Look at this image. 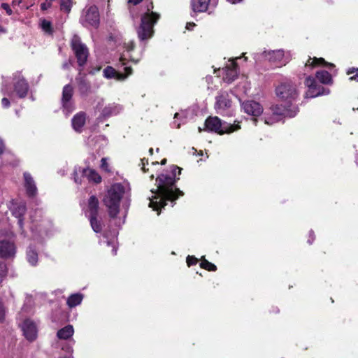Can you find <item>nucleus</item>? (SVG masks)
<instances>
[{"mask_svg":"<svg viewBox=\"0 0 358 358\" xmlns=\"http://www.w3.org/2000/svg\"><path fill=\"white\" fill-rule=\"evenodd\" d=\"M74 334V329L72 325H66L59 329L57 333V336L59 339L67 340L73 336Z\"/></svg>","mask_w":358,"mask_h":358,"instance_id":"nucleus-28","label":"nucleus"},{"mask_svg":"<svg viewBox=\"0 0 358 358\" xmlns=\"http://www.w3.org/2000/svg\"><path fill=\"white\" fill-rule=\"evenodd\" d=\"M1 7L2 9H3L6 12V13L8 15H10L12 14V13H13L12 10L8 3H1Z\"/></svg>","mask_w":358,"mask_h":358,"instance_id":"nucleus-43","label":"nucleus"},{"mask_svg":"<svg viewBox=\"0 0 358 358\" xmlns=\"http://www.w3.org/2000/svg\"><path fill=\"white\" fill-rule=\"evenodd\" d=\"M107 160H108L107 158L101 159V169H103V171H105L106 172H110V166H109V164L108 163Z\"/></svg>","mask_w":358,"mask_h":358,"instance_id":"nucleus-41","label":"nucleus"},{"mask_svg":"<svg viewBox=\"0 0 358 358\" xmlns=\"http://www.w3.org/2000/svg\"><path fill=\"white\" fill-rule=\"evenodd\" d=\"M317 79L322 84L329 85L332 83L331 74L327 71H319L316 73Z\"/></svg>","mask_w":358,"mask_h":358,"instance_id":"nucleus-30","label":"nucleus"},{"mask_svg":"<svg viewBox=\"0 0 358 358\" xmlns=\"http://www.w3.org/2000/svg\"><path fill=\"white\" fill-rule=\"evenodd\" d=\"M142 0H129V3H132L134 5L139 3Z\"/></svg>","mask_w":358,"mask_h":358,"instance_id":"nucleus-51","label":"nucleus"},{"mask_svg":"<svg viewBox=\"0 0 358 358\" xmlns=\"http://www.w3.org/2000/svg\"><path fill=\"white\" fill-rule=\"evenodd\" d=\"M166 159H164L162 161L161 164H166Z\"/></svg>","mask_w":358,"mask_h":358,"instance_id":"nucleus-56","label":"nucleus"},{"mask_svg":"<svg viewBox=\"0 0 358 358\" xmlns=\"http://www.w3.org/2000/svg\"><path fill=\"white\" fill-rule=\"evenodd\" d=\"M232 101L227 92H220L216 96L215 108L217 113L222 115H231Z\"/></svg>","mask_w":358,"mask_h":358,"instance_id":"nucleus-8","label":"nucleus"},{"mask_svg":"<svg viewBox=\"0 0 358 358\" xmlns=\"http://www.w3.org/2000/svg\"><path fill=\"white\" fill-rule=\"evenodd\" d=\"M84 178L94 183H99L101 181V177L95 170L90 168H75L73 174L75 182L81 184Z\"/></svg>","mask_w":358,"mask_h":358,"instance_id":"nucleus-7","label":"nucleus"},{"mask_svg":"<svg viewBox=\"0 0 358 358\" xmlns=\"http://www.w3.org/2000/svg\"><path fill=\"white\" fill-rule=\"evenodd\" d=\"M200 266L201 268L209 271H215L217 270L216 266L214 264L207 261L204 258V257H202L201 262L200 263Z\"/></svg>","mask_w":358,"mask_h":358,"instance_id":"nucleus-35","label":"nucleus"},{"mask_svg":"<svg viewBox=\"0 0 358 358\" xmlns=\"http://www.w3.org/2000/svg\"><path fill=\"white\" fill-rule=\"evenodd\" d=\"M150 178H151V179H153L154 176H153V175H151Z\"/></svg>","mask_w":358,"mask_h":358,"instance_id":"nucleus-60","label":"nucleus"},{"mask_svg":"<svg viewBox=\"0 0 358 358\" xmlns=\"http://www.w3.org/2000/svg\"><path fill=\"white\" fill-rule=\"evenodd\" d=\"M68 66H69V64L67 63H65V64H64L63 67L64 68H67Z\"/></svg>","mask_w":358,"mask_h":358,"instance_id":"nucleus-57","label":"nucleus"},{"mask_svg":"<svg viewBox=\"0 0 358 358\" xmlns=\"http://www.w3.org/2000/svg\"><path fill=\"white\" fill-rule=\"evenodd\" d=\"M29 313V310H28L27 306L24 305L22 308L20 315L22 317L24 313Z\"/></svg>","mask_w":358,"mask_h":358,"instance_id":"nucleus-49","label":"nucleus"},{"mask_svg":"<svg viewBox=\"0 0 358 358\" xmlns=\"http://www.w3.org/2000/svg\"><path fill=\"white\" fill-rule=\"evenodd\" d=\"M124 48L125 51L123 52L122 55L120 58L122 65L125 64L124 61L127 59H129L134 63H137L139 62L142 57V51L139 52L138 53H136V52L134 50L133 41L124 43Z\"/></svg>","mask_w":358,"mask_h":358,"instance_id":"nucleus-19","label":"nucleus"},{"mask_svg":"<svg viewBox=\"0 0 358 358\" xmlns=\"http://www.w3.org/2000/svg\"><path fill=\"white\" fill-rule=\"evenodd\" d=\"M41 27L46 33L50 34L52 32L51 23L50 21L46 20H41Z\"/></svg>","mask_w":358,"mask_h":358,"instance_id":"nucleus-38","label":"nucleus"},{"mask_svg":"<svg viewBox=\"0 0 358 358\" xmlns=\"http://www.w3.org/2000/svg\"><path fill=\"white\" fill-rule=\"evenodd\" d=\"M91 227L94 232L99 233L101 231V224L96 218V216L89 217Z\"/></svg>","mask_w":358,"mask_h":358,"instance_id":"nucleus-34","label":"nucleus"},{"mask_svg":"<svg viewBox=\"0 0 358 358\" xmlns=\"http://www.w3.org/2000/svg\"><path fill=\"white\" fill-rule=\"evenodd\" d=\"M5 151V145L3 141L0 139V155L3 154Z\"/></svg>","mask_w":358,"mask_h":358,"instance_id":"nucleus-47","label":"nucleus"},{"mask_svg":"<svg viewBox=\"0 0 358 358\" xmlns=\"http://www.w3.org/2000/svg\"><path fill=\"white\" fill-rule=\"evenodd\" d=\"M24 186L27 193L29 196H34L37 192V188L31 176L28 173H24Z\"/></svg>","mask_w":358,"mask_h":358,"instance_id":"nucleus-25","label":"nucleus"},{"mask_svg":"<svg viewBox=\"0 0 358 358\" xmlns=\"http://www.w3.org/2000/svg\"><path fill=\"white\" fill-rule=\"evenodd\" d=\"M254 59L257 62L262 60L280 67L285 66L291 59V54L289 51L279 49L275 50H265L260 53L255 54Z\"/></svg>","mask_w":358,"mask_h":358,"instance_id":"nucleus-4","label":"nucleus"},{"mask_svg":"<svg viewBox=\"0 0 358 358\" xmlns=\"http://www.w3.org/2000/svg\"><path fill=\"white\" fill-rule=\"evenodd\" d=\"M71 47L79 66L84 65L89 55L87 46L80 41V38L78 36H74L71 40Z\"/></svg>","mask_w":358,"mask_h":358,"instance_id":"nucleus-9","label":"nucleus"},{"mask_svg":"<svg viewBox=\"0 0 358 358\" xmlns=\"http://www.w3.org/2000/svg\"><path fill=\"white\" fill-rule=\"evenodd\" d=\"M1 91H2V93H3L4 95H6V94L9 95V92H7V90H6L5 87H2Z\"/></svg>","mask_w":358,"mask_h":358,"instance_id":"nucleus-53","label":"nucleus"},{"mask_svg":"<svg viewBox=\"0 0 358 358\" xmlns=\"http://www.w3.org/2000/svg\"><path fill=\"white\" fill-rule=\"evenodd\" d=\"M152 10L153 5L150 3L142 12L141 24L136 30L138 38L141 42L148 41L153 36L154 26L160 15Z\"/></svg>","mask_w":358,"mask_h":358,"instance_id":"nucleus-3","label":"nucleus"},{"mask_svg":"<svg viewBox=\"0 0 358 358\" xmlns=\"http://www.w3.org/2000/svg\"><path fill=\"white\" fill-rule=\"evenodd\" d=\"M187 118V112L182 110L180 113H176L174 115L175 121L173 122V126L176 128H180L181 124L185 122V119Z\"/></svg>","mask_w":358,"mask_h":358,"instance_id":"nucleus-33","label":"nucleus"},{"mask_svg":"<svg viewBox=\"0 0 358 358\" xmlns=\"http://www.w3.org/2000/svg\"><path fill=\"white\" fill-rule=\"evenodd\" d=\"M149 152H150V153L152 155V152H153V149H152V148H150V149L149 150Z\"/></svg>","mask_w":358,"mask_h":358,"instance_id":"nucleus-58","label":"nucleus"},{"mask_svg":"<svg viewBox=\"0 0 358 358\" xmlns=\"http://www.w3.org/2000/svg\"><path fill=\"white\" fill-rule=\"evenodd\" d=\"M80 22L85 27H96L99 23V13L96 6L86 8L83 13Z\"/></svg>","mask_w":358,"mask_h":358,"instance_id":"nucleus-10","label":"nucleus"},{"mask_svg":"<svg viewBox=\"0 0 358 358\" xmlns=\"http://www.w3.org/2000/svg\"><path fill=\"white\" fill-rule=\"evenodd\" d=\"M0 31H3V29L0 27Z\"/></svg>","mask_w":358,"mask_h":358,"instance_id":"nucleus-62","label":"nucleus"},{"mask_svg":"<svg viewBox=\"0 0 358 358\" xmlns=\"http://www.w3.org/2000/svg\"><path fill=\"white\" fill-rule=\"evenodd\" d=\"M215 0H192V9L195 13H203L208 11V8L216 6Z\"/></svg>","mask_w":358,"mask_h":358,"instance_id":"nucleus-23","label":"nucleus"},{"mask_svg":"<svg viewBox=\"0 0 358 358\" xmlns=\"http://www.w3.org/2000/svg\"><path fill=\"white\" fill-rule=\"evenodd\" d=\"M1 104L3 108H8L10 106V101L7 98L3 97L1 99Z\"/></svg>","mask_w":358,"mask_h":358,"instance_id":"nucleus-45","label":"nucleus"},{"mask_svg":"<svg viewBox=\"0 0 358 358\" xmlns=\"http://www.w3.org/2000/svg\"><path fill=\"white\" fill-rule=\"evenodd\" d=\"M181 169L178 166H173L171 173L169 175L161 174L156 179L157 189L152 190V196L149 197V207L154 210H159L166 205V201L173 202L179 196L183 195V192L175 185L176 182L179 179L176 178L177 174L180 175Z\"/></svg>","mask_w":358,"mask_h":358,"instance_id":"nucleus-1","label":"nucleus"},{"mask_svg":"<svg viewBox=\"0 0 358 358\" xmlns=\"http://www.w3.org/2000/svg\"><path fill=\"white\" fill-rule=\"evenodd\" d=\"M5 310L2 303L0 301V322H2L4 319Z\"/></svg>","mask_w":358,"mask_h":358,"instance_id":"nucleus-44","label":"nucleus"},{"mask_svg":"<svg viewBox=\"0 0 358 358\" xmlns=\"http://www.w3.org/2000/svg\"><path fill=\"white\" fill-rule=\"evenodd\" d=\"M206 129L219 134H230L241 129L240 122L235 121L233 124L222 122L217 117H209L205 122Z\"/></svg>","mask_w":358,"mask_h":358,"instance_id":"nucleus-6","label":"nucleus"},{"mask_svg":"<svg viewBox=\"0 0 358 358\" xmlns=\"http://www.w3.org/2000/svg\"><path fill=\"white\" fill-rule=\"evenodd\" d=\"M84 87H86V90L88 88V87H87V85H86V86H82V87H80V90H81L82 93H84V92H84V90H83V88H84Z\"/></svg>","mask_w":358,"mask_h":358,"instance_id":"nucleus-55","label":"nucleus"},{"mask_svg":"<svg viewBox=\"0 0 358 358\" xmlns=\"http://www.w3.org/2000/svg\"><path fill=\"white\" fill-rule=\"evenodd\" d=\"M99 200L95 196H91L88 201L87 215L89 217L97 216Z\"/></svg>","mask_w":358,"mask_h":358,"instance_id":"nucleus-27","label":"nucleus"},{"mask_svg":"<svg viewBox=\"0 0 358 358\" xmlns=\"http://www.w3.org/2000/svg\"><path fill=\"white\" fill-rule=\"evenodd\" d=\"M305 85L308 87L306 92V98H314L318 96L328 94L329 90L323 87L318 86L315 80L312 77H308L305 80Z\"/></svg>","mask_w":358,"mask_h":358,"instance_id":"nucleus-16","label":"nucleus"},{"mask_svg":"<svg viewBox=\"0 0 358 358\" xmlns=\"http://www.w3.org/2000/svg\"><path fill=\"white\" fill-rule=\"evenodd\" d=\"M17 253V246L14 240L3 239L0 241V257L5 259H13Z\"/></svg>","mask_w":358,"mask_h":358,"instance_id":"nucleus-17","label":"nucleus"},{"mask_svg":"<svg viewBox=\"0 0 358 358\" xmlns=\"http://www.w3.org/2000/svg\"><path fill=\"white\" fill-rule=\"evenodd\" d=\"M96 109L100 113L99 119H107L119 114L122 110V107L114 103L104 105L103 99H101L96 103Z\"/></svg>","mask_w":358,"mask_h":358,"instance_id":"nucleus-11","label":"nucleus"},{"mask_svg":"<svg viewBox=\"0 0 358 358\" xmlns=\"http://www.w3.org/2000/svg\"><path fill=\"white\" fill-rule=\"evenodd\" d=\"M320 65H324L328 68L334 67V64L326 62L323 58L317 57H310L308 60L306 62L305 67L306 69H312L313 68Z\"/></svg>","mask_w":358,"mask_h":358,"instance_id":"nucleus-26","label":"nucleus"},{"mask_svg":"<svg viewBox=\"0 0 358 358\" xmlns=\"http://www.w3.org/2000/svg\"><path fill=\"white\" fill-rule=\"evenodd\" d=\"M64 351H65L66 352L69 353L70 355L68 356V357H60V358H73V346L70 344H66L64 345L62 348Z\"/></svg>","mask_w":358,"mask_h":358,"instance_id":"nucleus-40","label":"nucleus"},{"mask_svg":"<svg viewBox=\"0 0 358 358\" xmlns=\"http://www.w3.org/2000/svg\"><path fill=\"white\" fill-rule=\"evenodd\" d=\"M125 73H122L119 71H117L115 69L111 66H107L103 71V75L106 78L111 79L114 78L118 81L124 80L129 75L131 74L132 70L130 67H124V69Z\"/></svg>","mask_w":358,"mask_h":358,"instance_id":"nucleus-21","label":"nucleus"},{"mask_svg":"<svg viewBox=\"0 0 358 358\" xmlns=\"http://www.w3.org/2000/svg\"><path fill=\"white\" fill-rule=\"evenodd\" d=\"M186 262H187L188 266H191L192 265L196 264V263L198 262V259L194 256L189 255L187 257Z\"/></svg>","mask_w":358,"mask_h":358,"instance_id":"nucleus-42","label":"nucleus"},{"mask_svg":"<svg viewBox=\"0 0 358 358\" xmlns=\"http://www.w3.org/2000/svg\"><path fill=\"white\" fill-rule=\"evenodd\" d=\"M72 6L71 0H60V8L62 10L69 13Z\"/></svg>","mask_w":358,"mask_h":358,"instance_id":"nucleus-36","label":"nucleus"},{"mask_svg":"<svg viewBox=\"0 0 358 358\" xmlns=\"http://www.w3.org/2000/svg\"><path fill=\"white\" fill-rule=\"evenodd\" d=\"M275 93L278 98L288 101L295 99L297 96L295 86L289 82L283 83L278 85L275 89Z\"/></svg>","mask_w":358,"mask_h":358,"instance_id":"nucleus-12","label":"nucleus"},{"mask_svg":"<svg viewBox=\"0 0 358 358\" xmlns=\"http://www.w3.org/2000/svg\"><path fill=\"white\" fill-rule=\"evenodd\" d=\"M154 164H158V162L152 163V165H154Z\"/></svg>","mask_w":358,"mask_h":358,"instance_id":"nucleus-61","label":"nucleus"},{"mask_svg":"<svg viewBox=\"0 0 358 358\" xmlns=\"http://www.w3.org/2000/svg\"><path fill=\"white\" fill-rule=\"evenodd\" d=\"M241 109L245 113L253 117V121L255 124L257 122L256 117L261 115L264 111L263 107L260 103L253 100L243 101L241 103Z\"/></svg>","mask_w":358,"mask_h":358,"instance_id":"nucleus-15","label":"nucleus"},{"mask_svg":"<svg viewBox=\"0 0 358 358\" xmlns=\"http://www.w3.org/2000/svg\"><path fill=\"white\" fill-rule=\"evenodd\" d=\"M238 59H240V57L230 59L229 61V63L222 69L223 73L224 74L223 79L227 83H231L238 76V68L235 61Z\"/></svg>","mask_w":358,"mask_h":358,"instance_id":"nucleus-22","label":"nucleus"},{"mask_svg":"<svg viewBox=\"0 0 358 358\" xmlns=\"http://www.w3.org/2000/svg\"><path fill=\"white\" fill-rule=\"evenodd\" d=\"M356 163H357V164L358 165V156H357V158H356Z\"/></svg>","mask_w":358,"mask_h":358,"instance_id":"nucleus-59","label":"nucleus"},{"mask_svg":"<svg viewBox=\"0 0 358 358\" xmlns=\"http://www.w3.org/2000/svg\"><path fill=\"white\" fill-rule=\"evenodd\" d=\"M8 273V268L6 264L0 263V284Z\"/></svg>","mask_w":358,"mask_h":358,"instance_id":"nucleus-39","label":"nucleus"},{"mask_svg":"<svg viewBox=\"0 0 358 358\" xmlns=\"http://www.w3.org/2000/svg\"><path fill=\"white\" fill-rule=\"evenodd\" d=\"M83 299V295L80 293H76L71 294L68 299H67V305L69 308H73L76 306H78L81 303Z\"/></svg>","mask_w":358,"mask_h":358,"instance_id":"nucleus-31","label":"nucleus"},{"mask_svg":"<svg viewBox=\"0 0 358 358\" xmlns=\"http://www.w3.org/2000/svg\"><path fill=\"white\" fill-rule=\"evenodd\" d=\"M25 338L29 342L35 341L38 336V324L29 318L24 319L20 324Z\"/></svg>","mask_w":358,"mask_h":358,"instance_id":"nucleus-14","label":"nucleus"},{"mask_svg":"<svg viewBox=\"0 0 358 358\" xmlns=\"http://www.w3.org/2000/svg\"><path fill=\"white\" fill-rule=\"evenodd\" d=\"M117 232L116 231L113 232L112 236L110 239H108L106 235L104 236V238L106 239V243L108 247L111 248V252L113 255H115L117 253Z\"/></svg>","mask_w":358,"mask_h":358,"instance_id":"nucleus-32","label":"nucleus"},{"mask_svg":"<svg viewBox=\"0 0 358 358\" xmlns=\"http://www.w3.org/2000/svg\"><path fill=\"white\" fill-rule=\"evenodd\" d=\"M314 234H313V231H310V238L308 241V242L311 244L313 243V241H314Z\"/></svg>","mask_w":358,"mask_h":358,"instance_id":"nucleus-50","label":"nucleus"},{"mask_svg":"<svg viewBox=\"0 0 358 358\" xmlns=\"http://www.w3.org/2000/svg\"><path fill=\"white\" fill-rule=\"evenodd\" d=\"M73 89L70 85L64 87L62 91V106L63 113L66 115H69L74 110L75 105L72 100Z\"/></svg>","mask_w":358,"mask_h":358,"instance_id":"nucleus-13","label":"nucleus"},{"mask_svg":"<svg viewBox=\"0 0 358 358\" xmlns=\"http://www.w3.org/2000/svg\"><path fill=\"white\" fill-rule=\"evenodd\" d=\"M9 209L13 216L18 219V225L22 229V217L26 211V206L23 201L16 199L10 201Z\"/></svg>","mask_w":358,"mask_h":358,"instance_id":"nucleus-20","label":"nucleus"},{"mask_svg":"<svg viewBox=\"0 0 358 358\" xmlns=\"http://www.w3.org/2000/svg\"><path fill=\"white\" fill-rule=\"evenodd\" d=\"M86 122V114L84 112H79L76 114L71 120L73 129L77 132H82L83 128Z\"/></svg>","mask_w":358,"mask_h":358,"instance_id":"nucleus-24","label":"nucleus"},{"mask_svg":"<svg viewBox=\"0 0 358 358\" xmlns=\"http://www.w3.org/2000/svg\"><path fill=\"white\" fill-rule=\"evenodd\" d=\"M227 1L232 4H235V3L242 1V0H227Z\"/></svg>","mask_w":358,"mask_h":358,"instance_id":"nucleus-52","label":"nucleus"},{"mask_svg":"<svg viewBox=\"0 0 358 358\" xmlns=\"http://www.w3.org/2000/svg\"><path fill=\"white\" fill-rule=\"evenodd\" d=\"M195 26L196 24L194 22H187L186 24V29L187 30H192Z\"/></svg>","mask_w":358,"mask_h":358,"instance_id":"nucleus-46","label":"nucleus"},{"mask_svg":"<svg viewBox=\"0 0 358 358\" xmlns=\"http://www.w3.org/2000/svg\"><path fill=\"white\" fill-rule=\"evenodd\" d=\"M130 192L129 184L127 182H117L110 185L107 189L103 202L108 209L111 217H115L120 212V203L127 199Z\"/></svg>","mask_w":358,"mask_h":358,"instance_id":"nucleus-2","label":"nucleus"},{"mask_svg":"<svg viewBox=\"0 0 358 358\" xmlns=\"http://www.w3.org/2000/svg\"><path fill=\"white\" fill-rule=\"evenodd\" d=\"M14 90L18 97L24 98L27 96L29 85L20 73H15L13 75Z\"/></svg>","mask_w":358,"mask_h":358,"instance_id":"nucleus-18","label":"nucleus"},{"mask_svg":"<svg viewBox=\"0 0 358 358\" xmlns=\"http://www.w3.org/2000/svg\"><path fill=\"white\" fill-rule=\"evenodd\" d=\"M347 74L349 76L353 74V76H350L349 78V79L350 80H354V81L358 82V68H354V67L350 68L347 71Z\"/></svg>","mask_w":358,"mask_h":358,"instance_id":"nucleus-37","label":"nucleus"},{"mask_svg":"<svg viewBox=\"0 0 358 358\" xmlns=\"http://www.w3.org/2000/svg\"><path fill=\"white\" fill-rule=\"evenodd\" d=\"M299 110L298 108L289 106V108H286L282 105L272 106L269 110L266 112L263 116L264 123L268 125H272L280 121L282 117H294L296 115Z\"/></svg>","mask_w":358,"mask_h":358,"instance_id":"nucleus-5","label":"nucleus"},{"mask_svg":"<svg viewBox=\"0 0 358 358\" xmlns=\"http://www.w3.org/2000/svg\"><path fill=\"white\" fill-rule=\"evenodd\" d=\"M145 164H148V160L145 159H141V169L143 170V171L145 172L146 171V169H145Z\"/></svg>","mask_w":358,"mask_h":358,"instance_id":"nucleus-48","label":"nucleus"},{"mask_svg":"<svg viewBox=\"0 0 358 358\" xmlns=\"http://www.w3.org/2000/svg\"><path fill=\"white\" fill-rule=\"evenodd\" d=\"M98 139H99V140H100V141H103L105 143V144L106 143V139L105 138V137H104V136H99L98 137Z\"/></svg>","mask_w":358,"mask_h":358,"instance_id":"nucleus-54","label":"nucleus"},{"mask_svg":"<svg viewBox=\"0 0 358 358\" xmlns=\"http://www.w3.org/2000/svg\"><path fill=\"white\" fill-rule=\"evenodd\" d=\"M26 258L29 264L31 266H36L38 261V255L35 248L29 246L27 249Z\"/></svg>","mask_w":358,"mask_h":358,"instance_id":"nucleus-29","label":"nucleus"}]
</instances>
